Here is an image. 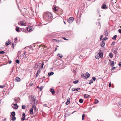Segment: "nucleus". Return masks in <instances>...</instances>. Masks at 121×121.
<instances>
[{"label": "nucleus", "instance_id": "50", "mask_svg": "<svg viewBox=\"0 0 121 121\" xmlns=\"http://www.w3.org/2000/svg\"><path fill=\"white\" fill-rule=\"evenodd\" d=\"M80 89V88H78L76 89V90L77 91H78Z\"/></svg>", "mask_w": 121, "mask_h": 121}, {"label": "nucleus", "instance_id": "4", "mask_svg": "<svg viewBox=\"0 0 121 121\" xmlns=\"http://www.w3.org/2000/svg\"><path fill=\"white\" fill-rule=\"evenodd\" d=\"M38 101L36 99L35 97L34 96L33 97V99L32 100V103L33 104H37Z\"/></svg>", "mask_w": 121, "mask_h": 121}, {"label": "nucleus", "instance_id": "13", "mask_svg": "<svg viewBox=\"0 0 121 121\" xmlns=\"http://www.w3.org/2000/svg\"><path fill=\"white\" fill-rule=\"evenodd\" d=\"M117 50H118V48L116 47L114 49H113V52L114 53V54H116L117 53Z\"/></svg>", "mask_w": 121, "mask_h": 121}, {"label": "nucleus", "instance_id": "45", "mask_svg": "<svg viewBox=\"0 0 121 121\" xmlns=\"http://www.w3.org/2000/svg\"><path fill=\"white\" fill-rule=\"evenodd\" d=\"M4 87H5V86L4 85L0 86V88H4Z\"/></svg>", "mask_w": 121, "mask_h": 121}, {"label": "nucleus", "instance_id": "55", "mask_svg": "<svg viewBox=\"0 0 121 121\" xmlns=\"http://www.w3.org/2000/svg\"><path fill=\"white\" fill-rule=\"evenodd\" d=\"M118 32L120 33H121V29H119L118 30Z\"/></svg>", "mask_w": 121, "mask_h": 121}, {"label": "nucleus", "instance_id": "34", "mask_svg": "<svg viewBox=\"0 0 121 121\" xmlns=\"http://www.w3.org/2000/svg\"><path fill=\"white\" fill-rule=\"evenodd\" d=\"M117 37V35H115L112 38V39L113 40H116V38Z\"/></svg>", "mask_w": 121, "mask_h": 121}, {"label": "nucleus", "instance_id": "6", "mask_svg": "<svg viewBox=\"0 0 121 121\" xmlns=\"http://www.w3.org/2000/svg\"><path fill=\"white\" fill-rule=\"evenodd\" d=\"M59 8L58 7L55 6L53 8V12L56 14L58 12Z\"/></svg>", "mask_w": 121, "mask_h": 121}, {"label": "nucleus", "instance_id": "15", "mask_svg": "<svg viewBox=\"0 0 121 121\" xmlns=\"http://www.w3.org/2000/svg\"><path fill=\"white\" fill-rule=\"evenodd\" d=\"M20 80V79L18 77H16L15 80V81L17 82H19Z\"/></svg>", "mask_w": 121, "mask_h": 121}, {"label": "nucleus", "instance_id": "11", "mask_svg": "<svg viewBox=\"0 0 121 121\" xmlns=\"http://www.w3.org/2000/svg\"><path fill=\"white\" fill-rule=\"evenodd\" d=\"M32 26H30L28 27L27 28V30L28 31L31 32L33 30L32 28Z\"/></svg>", "mask_w": 121, "mask_h": 121}, {"label": "nucleus", "instance_id": "23", "mask_svg": "<svg viewBox=\"0 0 121 121\" xmlns=\"http://www.w3.org/2000/svg\"><path fill=\"white\" fill-rule=\"evenodd\" d=\"M11 115L13 116H15V112L14 111H13L11 113Z\"/></svg>", "mask_w": 121, "mask_h": 121}, {"label": "nucleus", "instance_id": "53", "mask_svg": "<svg viewBox=\"0 0 121 121\" xmlns=\"http://www.w3.org/2000/svg\"><path fill=\"white\" fill-rule=\"evenodd\" d=\"M118 65L120 66H121V62H120L119 64H118Z\"/></svg>", "mask_w": 121, "mask_h": 121}, {"label": "nucleus", "instance_id": "41", "mask_svg": "<svg viewBox=\"0 0 121 121\" xmlns=\"http://www.w3.org/2000/svg\"><path fill=\"white\" fill-rule=\"evenodd\" d=\"M85 115L84 114H83V115H82V120H84V118L85 117Z\"/></svg>", "mask_w": 121, "mask_h": 121}, {"label": "nucleus", "instance_id": "40", "mask_svg": "<svg viewBox=\"0 0 121 121\" xmlns=\"http://www.w3.org/2000/svg\"><path fill=\"white\" fill-rule=\"evenodd\" d=\"M15 62L16 63H18V64L19 63V61L18 60H16Z\"/></svg>", "mask_w": 121, "mask_h": 121}, {"label": "nucleus", "instance_id": "46", "mask_svg": "<svg viewBox=\"0 0 121 121\" xmlns=\"http://www.w3.org/2000/svg\"><path fill=\"white\" fill-rule=\"evenodd\" d=\"M79 58L80 59H82L83 58V56H82L80 55L79 56Z\"/></svg>", "mask_w": 121, "mask_h": 121}, {"label": "nucleus", "instance_id": "37", "mask_svg": "<svg viewBox=\"0 0 121 121\" xmlns=\"http://www.w3.org/2000/svg\"><path fill=\"white\" fill-rule=\"evenodd\" d=\"M5 53V52L3 51H0V54H4Z\"/></svg>", "mask_w": 121, "mask_h": 121}, {"label": "nucleus", "instance_id": "52", "mask_svg": "<svg viewBox=\"0 0 121 121\" xmlns=\"http://www.w3.org/2000/svg\"><path fill=\"white\" fill-rule=\"evenodd\" d=\"M119 105L120 106H121V101H120L119 103Z\"/></svg>", "mask_w": 121, "mask_h": 121}, {"label": "nucleus", "instance_id": "54", "mask_svg": "<svg viewBox=\"0 0 121 121\" xmlns=\"http://www.w3.org/2000/svg\"><path fill=\"white\" fill-rule=\"evenodd\" d=\"M111 82H110L109 84V87H110L111 86Z\"/></svg>", "mask_w": 121, "mask_h": 121}, {"label": "nucleus", "instance_id": "44", "mask_svg": "<svg viewBox=\"0 0 121 121\" xmlns=\"http://www.w3.org/2000/svg\"><path fill=\"white\" fill-rule=\"evenodd\" d=\"M92 79H93V80L94 81H95V80H96V78L95 77H92Z\"/></svg>", "mask_w": 121, "mask_h": 121}, {"label": "nucleus", "instance_id": "8", "mask_svg": "<svg viewBox=\"0 0 121 121\" xmlns=\"http://www.w3.org/2000/svg\"><path fill=\"white\" fill-rule=\"evenodd\" d=\"M74 18L73 17H70L67 20L68 22L69 23H71L73 21Z\"/></svg>", "mask_w": 121, "mask_h": 121}, {"label": "nucleus", "instance_id": "43", "mask_svg": "<svg viewBox=\"0 0 121 121\" xmlns=\"http://www.w3.org/2000/svg\"><path fill=\"white\" fill-rule=\"evenodd\" d=\"M26 22H25L23 21V26H26Z\"/></svg>", "mask_w": 121, "mask_h": 121}, {"label": "nucleus", "instance_id": "58", "mask_svg": "<svg viewBox=\"0 0 121 121\" xmlns=\"http://www.w3.org/2000/svg\"><path fill=\"white\" fill-rule=\"evenodd\" d=\"M17 40V37L16 38L14 39L15 41H16Z\"/></svg>", "mask_w": 121, "mask_h": 121}, {"label": "nucleus", "instance_id": "18", "mask_svg": "<svg viewBox=\"0 0 121 121\" xmlns=\"http://www.w3.org/2000/svg\"><path fill=\"white\" fill-rule=\"evenodd\" d=\"M70 98L69 97H68L67 99V101L66 102V105L68 104L70 102Z\"/></svg>", "mask_w": 121, "mask_h": 121}, {"label": "nucleus", "instance_id": "14", "mask_svg": "<svg viewBox=\"0 0 121 121\" xmlns=\"http://www.w3.org/2000/svg\"><path fill=\"white\" fill-rule=\"evenodd\" d=\"M50 92H51L52 94L53 95H54L55 94V91H54V90L52 88H51L50 89Z\"/></svg>", "mask_w": 121, "mask_h": 121}, {"label": "nucleus", "instance_id": "19", "mask_svg": "<svg viewBox=\"0 0 121 121\" xmlns=\"http://www.w3.org/2000/svg\"><path fill=\"white\" fill-rule=\"evenodd\" d=\"M29 113L30 114H33V109L31 108L29 110Z\"/></svg>", "mask_w": 121, "mask_h": 121}, {"label": "nucleus", "instance_id": "47", "mask_svg": "<svg viewBox=\"0 0 121 121\" xmlns=\"http://www.w3.org/2000/svg\"><path fill=\"white\" fill-rule=\"evenodd\" d=\"M25 113H23V120L25 119Z\"/></svg>", "mask_w": 121, "mask_h": 121}, {"label": "nucleus", "instance_id": "60", "mask_svg": "<svg viewBox=\"0 0 121 121\" xmlns=\"http://www.w3.org/2000/svg\"><path fill=\"white\" fill-rule=\"evenodd\" d=\"M103 35H101V37H100V40L103 37Z\"/></svg>", "mask_w": 121, "mask_h": 121}, {"label": "nucleus", "instance_id": "62", "mask_svg": "<svg viewBox=\"0 0 121 121\" xmlns=\"http://www.w3.org/2000/svg\"><path fill=\"white\" fill-rule=\"evenodd\" d=\"M115 67H114L112 68V69H111V70L112 71V70H113L114 69H115Z\"/></svg>", "mask_w": 121, "mask_h": 121}, {"label": "nucleus", "instance_id": "2", "mask_svg": "<svg viewBox=\"0 0 121 121\" xmlns=\"http://www.w3.org/2000/svg\"><path fill=\"white\" fill-rule=\"evenodd\" d=\"M90 76V75L89 73L88 72H86L83 75H82L81 77L82 76L83 78L84 79H87L89 78Z\"/></svg>", "mask_w": 121, "mask_h": 121}, {"label": "nucleus", "instance_id": "3", "mask_svg": "<svg viewBox=\"0 0 121 121\" xmlns=\"http://www.w3.org/2000/svg\"><path fill=\"white\" fill-rule=\"evenodd\" d=\"M24 12H23V16H24L25 17H26V16H27L28 15L29 13L28 11L25 8L24 9Z\"/></svg>", "mask_w": 121, "mask_h": 121}, {"label": "nucleus", "instance_id": "39", "mask_svg": "<svg viewBox=\"0 0 121 121\" xmlns=\"http://www.w3.org/2000/svg\"><path fill=\"white\" fill-rule=\"evenodd\" d=\"M89 84H91L93 82V80L92 79L89 82Z\"/></svg>", "mask_w": 121, "mask_h": 121}, {"label": "nucleus", "instance_id": "16", "mask_svg": "<svg viewBox=\"0 0 121 121\" xmlns=\"http://www.w3.org/2000/svg\"><path fill=\"white\" fill-rule=\"evenodd\" d=\"M107 8L106 5L104 4V3L102 4L101 6L102 9H105Z\"/></svg>", "mask_w": 121, "mask_h": 121}, {"label": "nucleus", "instance_id": "33", "mask_svg": "<svg viewBox=\"0 0 121 121\" xmlns=\"http://www.w3.org/2000/svg\"><path fill=\"white\" fill-rule=\"evenodd\" d=\"M16 118L15 116H13L12 117V120L13 121L15 120H16Z\"/></svg>", "mask_w": 121, "mask_h": 121}, {"label": "nucleus", "instance_id": "29", "mask_svg": "<svg viewBox=\"0 0 121 121\" xmlns=\"http://www.w3.org/2000/svg\"><path fill=\"white\" fill-rule=\"evenodd\" d=\"M18 24L19 25H23V21H22L19 22H18Z\"/></svg>", "mask_w": 121, "mask_h": 121}, {"label": "nucleus", "instance_id": "64", "mask_svg": "<svg viewBox=\"0 0 121 121\" xmlns=\"http://www.w3.org/2000/svg\"><path fill=\"white\" fill-rule=\"evenodd\" d=\"M57 49V47H56L55 48V51H56Z\"/></svg>", "mask_w": 121, "mask_h": 121}, {"label": "nucleus", "instance_id": "61", "mask_svg": "<svg viewBox=\"0 0 121 121\" xmlns=\"http://www.w3.org/2000/svg\"><path fill=\"white\" fill-rule=\"evenodd\" d=\"M22 117H21V119L22 120H22H23V114H22Z\"/></svg>", "mask_w": 121, "mask_h": 121}, {"label": "nucleus", "instance_id": "49", "mask_svg": "<svg viewBox=\"0 0 121 121\" xmlns=\"http://www.w3.org/2000/svg\"><path fill=\"white\" fill-rule=\"evenodd\" d=\"M43 88V87H39V89H40V91H41L42 90V89Z\"/></svg>", "mask_w": 121, "mask_h": 121}, {"label": "nucleus", "instance_id": "7", "mask_svg": "<svg viewBox=\"0 0 121 121\" xmlns=\"http://www.w3.org/2000/svg\"><path fill=\"white\" fill-rule=\"evenodd\" d=\"M98 52H99L98 54L99 55V57L101 58L103 57V53L102 51L100 49L98 51Z\"/></svg>", "mask_w": 121, "mask_h": 121}, {"label": "nucleus", "instance_id": "10", "mask_svg": "<svg viewBox=\"0 0 121 121\" xmlns=\"http://www.w3.org/2000/svg\"><path fill=\"white\" fill-rule=\"evenodd\" d=\"M105 44V41L102 40V41L101 43V45L102 47H104Z\"/></svg>", "mask_w": 121, "mask_h": 121}, {"label": "nucleus", "instance_id": "32", "mask_svg": "<svg viewBox=\"0 0 121 121\" xmlns=\"http://www.w3.org/2000/svg\"><path fill=\"white\" fill-rule=\"evenodd\" d=\"M16 31L17 32H19V27H16Z\"/></svg>", "mask_w": 121, "mask_h": 121}, {"label": "nucleus", "instance_id": "12", "mask_svg": "<svg viewBox=\"0 0 121 121\" xmlns=\"http://www.w3.org/2000/svg\"><path fill=\"white\" fill-rule=\"evenodd\" d=\"M18 106L17 104H14L13 106V108L16 109L18 108Z\"/></svg>", "mask_w": 121, "mask_h": 121}, {"label": "nucleus", "instance_id": "42", "mask_svg": "<svg viewBox=\"0 0 121 121\" xmlns=\"http://www.w3.org/2000/svg\"><path fill=\"white\" fill-rule=\"evenodd\" d=\"M105 35L106 36H107L108 35V33L107 31H106L105 32Z\"/></svg>", "mask_w": 121, "mask_h": 121}, {"label": "nucleus", "instance_id": "25", "mask_svg": "<svg viewBox=\"0 0 121 121\" xmlns=\"http://www.w3.org/2000/svg\"><path fill=\"white\" fill-rule=\"evenodd\" d=\"M99 102L98 100L97 99H96L94 101V103L95 104H96Z\"/></svg>", "mask_w": 121, "mask_h": 121}, {"label": "nucleus", "instance_id": "48", "mask_svg": "<svg viewBox=\"0 0 121 121\" xmlns=\"http://www.w3.org/2000/svg\"><path fill=\"white\" fill-rule=\"evenodd\" d=\"M62 39L65 40H67L68 39H67L65 37H62Z\"/></svg>", "mask_w": 121, "mask_h": 121}, {"label": "nucleus", "instance_id": "38", "mask_svg": "<svg viewBox=\"0 0 121 121\" xmlns=\"http://www.w3.org/2000/svg\"><path fill=\"white\" fill-rule=\"evenodd\" d=\"M84 97L86 98H88V95H85Z\"/></svg>", "mask_w": 121, "mask_h": 121}, {"label": "nucleus", "instance_id": "17", "mask_svg": "<svg viewBox=\"0 0 121 121\" xmlns=\"http://www.w3.org/2000/svg\"><path fill=\"white\" fill-rule=\"evenodd\" d=\"M40 69L38 70L37 71V72L36 74V77H37V76L39 75L40 72Z\"/></svg>", "mask_w": 121, "mask_h": 121}, {"label": "nucleus", "instance_id": "27", "mask_svg": "<svg viewBox=\"0 0 121 121\" xmlns=\"http://www.w3.org/2000/svg\"><path fill=\"white\" fill-rule=\"evenodd\" d=\"M79 81L78 80H76L74 81L73 82V83L74 84H76L78 83L79 82Z\"/></svg>", "mask_w": 121, "mask_h": 121}, {"label": "nucleus", "instance_id": "24", "mask_svg": "<svg viewBox=\"0 0 121 121\" xmlns=\"http://www.w3.org/2000/svg\"><path fill=\"white\" fill-rule=\"evenodd\" d=\"M54 74V73L53 72L49 73H48V75L50 76L51 75H53Z\"/></svg>", "mask_w": 121, "mask_h": 121}, {"label": "nucleus", "instance_id": "35", "mask_svg": "<svg viewBox=\"0 0 121 121\" xmlns=\"http://www.w3.org/2000/svg\"><path fill=\"white\" fill-rule=\"evenodd\" d=\"M79 101L80 103H82L83 102V100L82 99H79Z\"/></svg>", "mask_w": 121, "mask_h": 121}, {"label": "nucleus", "instance_id": "28", "mask_svg": "<svg viewBox=\"0 0 121 121\" xmlns=\"http://www.w3.org/2000/svg\"><path fill=\"white\" fill-rule=\"evenodd\" d=\"M39 47L40 48L41 47H42L43 48H45L46 47V46L44 45H43V44H41V45H39Z\"/></svg>", "mask_w": 121, "mask_h": 121}, {"label": "nucleus", "instance_id": "20", "mask_svg": "<svg viewBox=\"0 0 121 121\" xmlns=\"http://www.w3.org/2000/svg\"><path fill=\"white\" fill-rule=\"evenodd\" d=\"M10 43V41L8 40L6 42V46H7Z\"/></svg>", "mask_w": 121, "mask_h": 121}, {"label": "nucleus", "instance_id": "51", "mask_svg": "<svg viewBox=\"0 0 121 121\" xmlns=\"http://www.w3.org/2000/svg\"><path fill=\"white\" fill-rule=\"evenodd\" d=\"M76 90V89L74 88H73L72 89V91H74Z\"/></svg>", "mask_w": 121, "mask_h": 121}, {"label": "nucleus", "instance_id": "9", "mask_svg": "<svg viewBox=\"0 0 121 121\" xmlns=\"http://www.w3.org/2000/svg\"><path fill=\"white\" fill-rule=\"evenodd\" d=\"M32 108L33 109H34L35 111L37 112L38 111V108H36V106L34 104L32 105Z\"/></svg>", "mask_w": 121, "mask_h": 121}, {"label": "nucleus", "instance_id": "21", "mask_svg": "<svg viewBox=\"0 0 121 121\" xmlns=\"http://www.w3.org/2000/svg\"><path fill=\"white\" fill-rule=\"evenodd\" d=\"M54 41H55L56 42H60V41L57 40L56 39H53L52 40V42H53Z\"/></svg>", "mask_w": 121, "mask_h": 121}, {"label": "nucleus", "instance_id": "22", "mask_svg": "<svg viewBox=\"0 0 121 121\" xmlns=\"http://www.w3.org/2000/svg\"><path fill=\"white\" fill-rule=\"evenodd\" d=\"M95 57L96 59H99V57H100L98 54H96Z\"/></svg>", "mask_w": 121, "mask_h": 121}, {"label": "nucleus", "instance_id": "1", "mask_svg": "<svg viewBox=\"0 0 121 121\" xmlns=\"http://www.w3.org/2000/svg\"><path fill=\"white\" fill-rule=\"evenodd\" d=\"M43 17L44 19L47 21H51L53 17V15L50 12L46 11L43 13Z\"/></svg>", "mask_w": 121, "mask_h": 121}, {"label": "nucleus", "instance_id": "59", "mask_svg": "<svg viewBox=\"0 0 121 121\" xmlns=\"http://www.w3.org/2000/svg\"><path fill=\"white\" fill-rule=\"evenodd\" d=\"M43 65H42V66L41 67V69H42L43 68Z\"/></svg>", "mask_w": 121, "mask_h": 121}, {"label": "nucleus", "instance_id": "26", "mask_svg": "<svg viewBox=\"0 0 121 121\" xmlns=\"http://www.w3.org/2000/svg\"><path fill=\"white\" fill-rule=\"evenodd\" d=\"M109 56L110 58H112L113 56V54L112 53H110L109 54Z\"/></svg>", "mask_w": 121, "mask_h": 121}, {"label": "nucleus", "instance_id": "30", "mask_svg": "<svg viewBox=\"0 0 121 121\" xmlns=\"http://www.w3.org/2000/svg\"><path fill=\"white\" fill-rule=\"evenodd\" d=\"M57 56L60 58H62L63 57V56L61 55L60 54L58 53L57 54Z\"/></svg>", "mask_w": 121, "mask_h": 121}, {"label": "nucleus", "instance_id": "31", "mask_svg": "<svg viewBox=\"0 0 121 121\" xmlns=\"http://www.w3.org/2000/svg\"><path fill=\"white\" fill-rule=\"evenodd\" d=\"M111 65L114 66V62L113 61H111Z\"/></svg>", "mask_w": 121, "mask_h": 121}, {"label": "nucleus", "instance_id": "57", "mask_svg": "<svg viewBox=\"0 0 121 121\" xmlns=\"http://www.w3.org/2000/svg\"><path fill=\"white\" fill-rule=\"evenodd\" d=\"M36 66H37V68H38V65L37 64H36L35 65V66L36 67Z\"/></svg>", "mask_w": 121, "mask_h": 121}, {"label": "nucleus", "instance_id": "63", "mask_svg": "<svg viewBox=\"0 0 121 121\" xmlns=\"http://www.w3.org/2000/svg\"><path fill=\"white\" fill-rule=\"evenodd\" d=\"M25 106L23 105V109H25Z\"/></svg>", "mask_w": 121, "mask_h": 121}, {"label": "nucleus", "instance_id": "56", "mask_svg": "<svg viewBox=\"0 0 121 121\" xmlns=\"http://www.w3.org/2000/svg\"><path fill=\"white\" fill-rule=\"evenodd\" d=\"M115 44V42H113L112 43L111 45H114Z\"/></svg>", "mask_w": 121, "mask_h": 121}, {"label": "nucleus", "instance_id": "5", "mask_svg": "<svg viewBox=\"0 0 121 121\" xmlns=\"http://www.w3.org/2000/svg\"><path fill=\"white\" fill-rule=\"evenodd\" d=\"M63 13V10L59 8L58 9V12L56 14L59 15H60L62 14Z\"/></svg>", "mask_w": 121, "mask_h": 121}, {"label": "nucleus", "instance_id": "36", "mask_svg": "<svg viewBox=\"0 0 121 121\" xmlns=\"http://www.w3.org/2000/svg\"><path fill=\"white\" fill-rule=\"evenodd\" d=\"M108 39V38L107 37H105L104 38H103L102 40H104V41H106L107 39Z\"/></svg>", "mask_w": 121, "mask_h": 121}]
</instances>
